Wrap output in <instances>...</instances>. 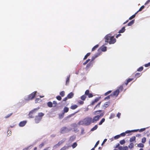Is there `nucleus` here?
<instances>
[{
	"mask_svg": "<svg viewBox=\"0 0 150 150\" xmlns=\"http://www.w3.org/2000/svg\"><path fill=\"white\" fill-rule=\"evenodd\" d=\"M105 42H109L110 44H113L115 42L116 40L114 36H111V34H108L105 37Z\"/></svg>",
	"mask_w": 150,
	"mask_h": 150,
	"instance_id": "obj_1",
	"label": "nucleus"
},
{
	"mask_svg": "<svg viewBox=\"0 0 150 150\" xmlns=\"http://www.w3.org/2000/svg\"><path fill=\"white\" fill-rule=\"evenodd\" d=\"M92 118L91 117H86L83 120L79 122V123L81 125H85L86 126L90 125L92 123Z\"/></svg>",
	"mask_w": 150,
	"mask_h": 150,
	"instance_id": "obj_2",
	"label": "nucleus"
},
{
	"mask_svg": "<svg viewBox=\"0 0 150 150\" xmlns=\"http://www.w3.org/2000/svg\"><path fill=\"white\" fill-rule=\"evenodd\" d=\"M104 115V113H101L100 115H98L94 116L93 119H92V123L96 122L98 121Z\"/></svg>",
	"mask_w": 150,
	"mask_h": 150,
	"instance_id": "obj_3",
	"label": "nucleus"
},
{
	"mask_svg": "<svg viewBox=\"0 0 150 150\" xmlns=\"http://www.w3.org/2000/svg\"><path fill=\"white\" fill-rule=\"evenodd\" d=\"M39 108L38 107L36 108H35L30 111L29 113V117L30 118H32L34 117V116L33 114L36 113L38 110L39 109Z\"/></svg>",
	"mask_w": 150,
	"mask_h": 150,
	"instance_id": "obj_4",
	"label": "nucleus"
},
{
	"mask_svg": "<svg viewBox=\"0 0 150 150\" xmlns=\"http://www.w3.org/2000/svg\"><path fill=\"white\" fill-rule=\"evenodd\" d=\"M37 93V91H35L32 93L28 96L26 100H30L33 99L35 97Z\"/></svg>",
	"mask_w": 150,
	"mask_h": 150,
	"instance_id": "obj_5",
	"label": "nucleus"
},
{
	"mask_svg": "<svg viewBox=\"0 0 150 150\" xmlns=\"http://www.w3.org/2000/svg\"><path fill=\"white\" fill-rule=\"evenodd\" d=\"M70 131L69 129L67 127H62L60 129V133L62 134H64Z\"/></svg>",
	"mask_w": 150,
	"mask_h": 150,
	"instance_id": "obj_6",
	"label": "nucleus"
},
{
	"mask_svg": "<svg viewBox=\"0 0 150 150\" xmlns=\"http://www.w3.org/2000/svg\"><path fill=\"white\" fill-rule=\"evenodd\" d=\"M107 50V47L105 46H102L98 50V52L101 53V51L105 52Z\"/></svg>",
	"mask_w": 150,
	"mask_h": 150,
	"instance_id": "obj_7",
	"label": "nucleus"
},
{
	"mask_svg": "<svg viewBox=\"0 0 150 150\" xmlns=\"http://www.w3.org/2000/svg\"><path fill=\"white\" fill-rule=\"evenodd\" d=\"M119 93V91H118V90L117 89L116 91L113 92L112 94H110V96H115L116 97L118 96Z\"/></svg>",
	"mask_w": 150,
	"mask_h": 150,
	"instance_id": "obj_8",
	"label": "nucleus"
},
{
	"mask_svg": "<svg viewBox=\"0 0 150 150\" xmlns=\"http://www.w3.org/2000/svg\"><path fill=\"white\" fill-rule=\"evenodd\" d=\"M100 99V97H99L98 98H96L95 100L93 101L91 103V105H94L95 104L97 103L98 101Z\"/></svg>",
	"mask_w": 150,
	"mask_h": 150,
	"instance_id": "obj_9",
	"label": "nucleus"
},
{
	"mask_svg": "<svg viewBox=\"0 0 150 150\" xmlns=\"http://www.w3.org/2000/svg\"><path fill=\"white\" fill-rule=\"evenodd\" d=\"M101 54V52H97L96 54H95L94 56L92 57L91 58V61L92 62L94 60L96 57H98V56L100 55Z\"/></svg>",
	"mask_w": 150,
	"mask_h": 150,
	"instance_id": "obj_10",
	"label": "nucleus"
},
{
	"mask_svg": "<svg viewBox=\"0 0 150 150\" xmlns=\"http://www.w3.org/2000/svg\"><path fill=\"white\" fill-rule=\"evenodd\" d=\"M26 121H24L21 122L19 124V125L20 127H23L27 123Z\"/></svg>",
	"mask_w": 150,
	"mask_h": 150,
	"instance_id": "obj_11",
	"label": "nucleus"
},
{
	"mask_svg": "<svg viewBox=\"0 0 150 150\" xmlns=\"http://www.w3.org/2000/svg\"><path fill=\"white\" fill-rule=\"evenodd\" d=\"M41 119L38 116H36L35 118V122L36 123H38L41 120Z\"/></svg>",
	"mask_w": 150,
	"mask_h": 150,
	"instance_id": "obj_12",
	"label": "nucleus"
},
{
	"mask_svg": "<svg viewBox=\"0 0 150 150\" xmlns=\"http://www.w3.org/2000/svg\"><path fill=\"white\" fill-rule=\"evenodd\" d=\"M93 65V63L91 61L90 62H89L88 64H87L86 67V69H88L90 67H92Z\"/></svg>",
	"mask_w": 150,
	"mask_h": 150,
	"instance_id": "obj_13",
	"label": "nucleus"
},
{
	"mask_svg": "<svg viewBox=\"0 0 150 150\" xmlns=\"http://www.w3.org/2000/svg\"><path fill=\"white\" fill-rule=\"evenodd\" d=\"M74 94L72 92L69 93L67 96L68 98H72L74 96Z\"/></svg>",
	"mask_w": 150,
	"mask_h": 150,
	"instance_id": "obj_14",
	"label": "nucleus"
},
{
	"mask_svg": "<svg viewBox=\"0 0 150 150\" xmlns=\"http://www.w3.org/2000/svg\"><path fill=\"white\" fill-rule=\"evenodd\" d=\"M133 80L134 78H133L128 79L127 80L126 82L125 83V84L126 85H127L130 82H131Z\"/></svg>",
	"mask_w": 150,
	"mask_h": 150,
	"instance_id": "obj_15",
	"label": "nucleus"
},
{
	"mask_svg": "<svg viewBox=\"0 0 150 150\" xmlns=\"http://www.w3.org/2000/svg\"><path fill=\"white\" fill-rule=\"evenodd\" d=\"M135 20H133L129 22L127 24V25L128 26H131L132 24H133Z\"/></svg>",
	"mask_w": 150,
	"mask_h": 150,
	"instance_id": "obj_16",
	"label": "nucleus"
},
{
	"mask_svg": "<svg viewBox=\"0 0 150 150\" xmlns=\"http://www.w3.org/2000/svg\"><path fill=\"white\" fill-rule=\"evenodd\" d=\"M125 27L124 26L123 27L121 30H119L118 32L119 33H124L125 31Z\"/></svg>",
	"mask_w": 150,
	"mask_h": 150,
	"instance_id": "obj_17",
	"label": "nucleus"
},
{
	"mask_svg": "<svg viewBox=\"0 0 150 150\" xmlns=\"http://www.w3.org/2000/svg\"><path fill=\"white\" fill-rule=\"evenodd\" d=\"M142 74L140 73H137L135 75V76L136 77V79L137 78L139 77Z\"/></svg>",
	"mask_w": 150,
	"mask_h": 150,
	"instance_id": "obj_18",
	"label": "nucleus"
},
{
	"mask_svg": "<svg viewBox=\"0 0 150 150\" xmlns=\"http://www.w3.org/2000/svg\"><path fill=\"white\" fill-rule=\"evenodd\" d=\"M124 85V84H123L122 85H121L118 88V89H117V90H118V91H119L120 92H121L123 90V85Z\"/></svg>",
	"mask_w": 150,
	"mask_h": 150,
	"instance_id": "obj_19",
	"label": "nucleus"
},
{
	"mask_svg": "<svg viewBox=\"0 0 150 150\" xmlns=\"http://www.w3.org/2000/svg\"><path fill=\"white\" fill-rule=\"evenodd\" d=\"M78 107V106L76 105H72L70 107V108L72 110H74L76 108Z\"/></svg>",
	"mask_w": 150,
	"mask_h": 150,
	"instance_id": "obj_20",
	"label": "nucleus"
},
{
	"mask_svg": "<svg viewBox=\"0 0 150 150\" xmlns=\"http://www.w3.org/2000/svg\"><path fill=\"white\" fill-rule=\"evenodd\" d=\"M139 131V129H135V130H131V131L127 130V131H126L125 132L126 133H129L130 132H137V131Z\"/></svg>",
	"mask_w": 150,
	"mask_h": 150,
	"instance_id": "obj_21",
	"label": "nucleus"
},
{
	"mask_svg": "<svg viewBox=\"0 0 150 150\" xmlns=\"http://www.w3.org/2000/svg\"><path fill=\"white\" fill-rule=\"evenodd\" d=\"M44 115V114L42 112L39 113L37 115L41 119H42V116Z\"/></svg>",
	"mask_w": 150,
	"mask_h": 150,
	"instance_id": "obj_22",
	"label": "nucleus"
},
{
	"mask_svg": "<svg viewBox=\"0 0 150 150\" xmlns=\"http://www.w3.org/2000/svg\"><path fill=\"white\" fill-rule=\"evenodd\" d=\"M136 140V137L135 136H133L129 140V141L132 142Z\"/></svg>",
	"mask_w": 150,
	"mask_h": 150,
	"instance_id": "obj_23",
	"label": "nucleus"
},
{
	"mask_svg": "<svg viewBox=\"0 0 150 150\" xmlns=\"http://www.w3.org/2000/svg\"><path fill=\"white\" fill-rule=\"evenodd\" d=\"M86 98V95H83L81 97V99L83 101L85 100Z\"/></svg>",
	"mask_w": 150,
	"mask_h": 150,
	"instance_id": "obj_24",
	"label": "nucleus"
},
{
	"mask_svg": "<svg viewBox=\"0 0 150 150\" xmlns=\"http://www.w3.org/2000/svg\"><path fill=\"white\" fill-rule=\"evenodd\" d=\"M47 105L48 107L50 108H51L52 107V103L50 101L47 103Z\"/></svg>",
	"mask_w": 150,
	"mask_h": 150,
	"instance_id": "obj_25",
	"label": "nucleus"
},
{
	"mask_svg": "<svg viewBox=\"0 0 150 150\" xmlns=\"http://www.w3.org/2000/svg\"><path fill=\"white\" fill-rule=\"evenodd\" d=\"M69 110V108H68L67 107H65L63 109V111L64 112V113L65 112H67Z\"/></svg>",
	"mask_w": 150,
	"mask_h": 150,
	"instance_id": "obj_26",
	"label": "nucleus"
},
{
	"mask_svg": "<svg viewBox=\"0 0 150 150\" xmlns=\"http://www.w3.org/2000/svg\"><path fill=\"white\" fill-rule=\"evenodd\" d=\"M137 13V12H136V13H135L133 15H132V16H131V17H130L129 18V20H132V19L134 18L135 16H136V15Z\"/></svg>",
	"mask_w": 150,
	"mask_h": 150,
	"instance_id": "obj_27",
	"label": "nucleus"
},
{
	"mask_svg": "<svg viewBox=\"0 0 150 150\" xmlns=\"http://www.w3.org/2000/svg\"><path fill=\"white\" fill-rule=\"evenodd\" d=\"M98 127V126L97 125H95L93 128L91 129V131H93L96 129Z\"/></svg>",
	"mask_w": 150,
	"mask_h": 150,
	"instance_id": "obj_28",
	"label": "nucleus"
},
{
	"mask_svg": "<svg viewBox=\"0 0 150 150\" xmlns=\"http://www.w3.org/2000/svg\"><path fill=\"white\" fill-rule=\"evenodd\" d=\"M99 46L98 45H96L92 49V51H93L95 50Z\"/></svg>",
	"mask_w": 150,
	"mask_h": 150,
	"instance_id": "obj_29",
	"label": "nucleus"
},
{
	"mask_svg": "<svg viewBox=\"0 0 150 150\" xmlns=\"http://www.w3.org/2000/svg\"><path fill=\"white\" fill-rule=\"evenodd\" d=\"M70 75L69 76H67V79L66 80V85H67V84L69 83V78H70Z\"/></svg>",
	"mask_w": 150,
	"mask_h": 150,
	"instance_id": "obj_30",
	"label": "nucleus"
},
{
	"mask_svg": "<svg viewBox=\"0 0 150 150\" xmlns=\"http://www.w3.org/2000/svg\"><path fill=\"white\" fill-rule=\"evenodd\" d=\"M105 118H102V119L100 121V122H99V125H101L102 124V123L105 122Z\"/></svg>",
	"mask_w": 150,
	"mask_h": 150,
	"instance_id": "obj_31",
	"label": "nucleus"
},
{
	"mask_svg": "<svg viewBox=\"0 0 150 150\" xmlns=\"http://www.w3.org/2000/svg\"><path fill=\"white\" fill-rule=\"evenodd\" d=\"M91 54L89 52L87 53L84 56V57L83 58V60H85Z\"/></svg>",
	"mask_w": 150,
	"mask_h": 150,
	"instance_id": "obj_32",
	"label": "nucleus"
},
{
	"mask_svg": "<svg viewBox=\"0 0 150 150\" xmlns=\"http://www.w3.org/2000/svg\"><path fill=\"white\" fill-rule=\"evenodd\" d=\"M134 146V144L133 143H131L128 146V147L129 148L131 149Z\"/></svg>",
	"mask_w": 150,
	"mask_h": 150,
	"instance_id": "obj_33",
	"label": "nucleus"
},
{
	"mask_svg": "<svg viewBox=\"0 0 150 150\" xmlns=\"http://www.w3.org/2000/svg\"><path fill=\"white\" fill-rule=\"evenodd\" d=\"M101 111L102 110H101L96 111L94 112V114L97 115L100 112H101Z\"/></svg>",
	"mask_w": 150,
	"mask_h": 150,
	"instance_id": "obj_34",
	"label": "nucleus"
},
{
	"mask_svg": "<svg viewBox=\"0 0 150 150\" xmlns=\"http://www.w3.org/2000/svg\"><path fill=\"white\" fill-rule=\"evenodd\" d=\"M144 68L143 67H141L138 68L137 69V71H141Z\"/></svg>",
	"mask_w": 150,
	"mask_h": 150,
	"instance_id": "obj_35",
	"label": "nucleus"
},
{
	"mask_svg": "<svg viewBox=\"0 0 150 150\" xmlns=\"http://www.w3.org/2000/svg\"><path fill=\"white\" fill-rule=\"evenodd\" d=\"M60 95L62 96L63 97L65 95V92L64 91H62L60 93Z\"/></svg>",
	"mask_w": 150,
	"mask_h": 150,
	"instance_id": "obj_36",
	"label": "nucleus"
},
{
	"mask_svg": "<svg viewBox=\"0 0 150 150\" xmlns=\"http://www.w3.org/2000/svg\"><path fill=\"white\" fill-rule=\"evenodd\" d=\"M144 8V6L143 5L139 9V10L137 11V13L139 11H141Z\"/></svg>",
	"mask_w": 150,
	"mask_h": 150,
	"instance_id": "obj_37",
	"label": "nucleus"
},
{
	"mask_svg": "<svg viewBox=\"0 0 150 150\" xmlns=\"http://www.w3.org/2000/svg\"><path fill=\"white\" fill-rule=\"evenodd\" d=\"M146 141V139L145 137H143L142 139V142L143 143H144Z\"/></svg>",
	"mask_w": 150,
	"mask_h": 150,
	"instance_id": "obj_38",
	"label": "nucleus"
},
{
	"mask_svg": "<svg viewBox=\"0 0 150 150\" xmlns=\"http://www.w3.org/2000/svg\"><path fill=\"white\" fill-rule=\"evenodd\" d=\"M77 144L76 142H74L72 146L73 148H75L77 146Z\"/></svg>",
	"mask_w": 150,
	"mask_h": 150,
	"instance_id": "obj_39",
	"label": "nucleus"
},
{
	"mask_svg": "<svg viewBox=\"0 0 150 150\" xmlns=\"http://www.w3.org/2000/svg\"><path fill=\"white\" fill-rule=\"evenodd\" d=\"M125 143V141L124 139L120 141V143L121 144H123Z\"/></svg>",
	"mask_w": 150,
	"mask_h": 150,
	"instance_id": "obj_40",
	"label": "nucleus"
},
{
	"mask_svg": "<svg viewBox=\"0 0 150 150\" xmlns=\"http://www.w3.org/2000/svg\"><path fill=\"white\" fill-rule=\"evenodd\" d=\"M138 146L139 147H143L144 145L142 143H139L138 145Z\"/></svg>",
	"mask_w": 150,
	"mask_h": 150,
	"instance_id": "obj_41",
	"label": "nucleus"
},
{
	"mask_svg": "<svg viewBox=\"0 0 150 150\" xmlns=\"http://www.w3.org/2000/svg\"><path fill=\"white\" fill-rule=\"evenodd\" d=\"M90 59H88L87 60L86 62H84L83 63V65H85L89 61H90Z\"/></svg>",
	"mask_w": 150,
	"mask_h": 150,
	"instance_id": "obj_42",
	"label": "nucleus"
},
{
	"mask_svg": "<svg viewBox=\"0 0 150 150\" xmlns=\"http://www.w3.org/2000/svg\"><path fill=\"white\" fill-rule=\"evenodd\" d=\"M101 102L99 103L95 107L94 109L97 108H99L100 107Z\"/></svg>",
	"mask_w": 150,
	"mask_h": 150,
	"instance_id": "obj_43",
	"label": "nucleus"
},
{
	"mask_svg": "<svg viewBox=\"0 0 150 150\" xmlns=\"http://www.w3.org/2000/svg\"><path fill=\"white\" fill-rule=\"evenodd\" d=\"M52 104L54 105L53 107H55L57 105V103L56 101H54L53 102Z\"/></svg>",
	"mask_w": 150,
	"mask_h": 150,
	"instance_id": "obj_44",
	"label": "nucleus"
},
{
	"mask_svg": "<svg viewBox=\"0 0 150 150\" xmlns=\"http://www.w3.org/2000/svg\"><path fill=\"white\" fill-rule=\"evenodd\" d=\"M64 113H62L61 115H59V118L60 119L64 117Z\"/></svg>",
	"mask_w": 150,
	"mask_h": 150,
	"instance_id": "obj_45",
	"label": "nucleus"
},
{
	"mask_svg": "<svg viewBox=\"0 0 150 150\" xmlns=\"http://www.w3.org/2000/svg\"><path fill=\"white\" fill-rule=\"evenodd\" d=\"M111 92H112V91H108V92H106V93H105L104 95L105 96H107L108 94L110 93Z\"/></svg>",
	"mask_w": 150,
	"mask_h": 150,
	"instance_id": "obj_46",
	"label": "nucleus"
},
{
	"mask_svg": "<svg viewBox=\"0 0 150 150\" xmlns=\"http://www.w3.org/2000/svg\"><path fill=\"white\" fill-rule=\"evenodd\" d=\"M45 144L44 142L42 143L39 145V147L40 148H41L43 146H44Z\"/></svg>",
	"mask_w": 150,
	"mask_h": 150,
	"instance_id": "obj_47",
	"label": "nucleus"
},
{
	"mask_svg": "<svg viewBox=\"0 0 150 150\" xmlns=\"http://www.w3.org/2000/svg\"><path fill=\"white\" fill-rule=\"evenodd\" d=\"M89 93V91L88 90H86L85 92V95H88Z\"/></svg>",
	"mask_w": 150,
	"mask_h": 150,
	"instance_id": "obj_48",
	"label": "nucleus"
},
{
	"mask_svg": "<svg viewBox=\"0 0 150 150\" xmlns=\"http://www.w3.org/2000/svg\"><path fill=\"white\" fill-rule=\"evenodd\" d=\"M120 137V134L117 135L115 136L114 138L115 139H117Z\"/></svg>",
	"mask_w": 150,
	"mask_h": 150,
	"instance_id": "obj_49",
	"label": "nucleus"
},
{
	"mask_svg": "<svg viewBox=\"0 0 150 150\" xmlns=\"http://www.w3.org/2000/svg\"><path fill=\"white\" fill-rule=\"evenodd\" d=\"M56 98L57 99L59 100H61L62 99L61 97L59 96H57Z\"/></svg>",
	"mask_w": 150,
	"mask_h": 150,
	"instance_id": "obj_50",
	"label": "nucleus"
},
{
	"mask_svg": "<svg viewBox=\"0 0 150 150\" xmlns=\"http://www.w3.org/2000/svg\"><path fill=\"white\" fill-rule=\"evenodd\" d=\"M115 116V115L114 114H111V115H110V117H109V118L111 119H112L113 118H114Z\"/></svg>",
	"mask_w": 150,
	"mask_h": 150,
	"instance_id": "obj_51",
	"label": "nucleus"
},
{
	"mask_svg": "<svg viewBox=\"0 0 150 150\" xmlns=\"http://www.w3.org/2000/svg\"><path fill=\"white\" fill-rule=\"evenodd\" d=\"M13 114V113H11L9 114H8L5 117V118H7L9 117L10 116H11Z\"/></svg>",
	"mask_w": 150,
	"mask_h": 150,
	"instance_id": "obj_52",
	"label": "nucleus"
},
{
	"mask_svg": "<svg viewBox=\"0 0 150 150\" xmlns=\"http://www.w3.org/2000/svg\"><path fill=\"white\" fill-rule=\"evenodd\" d=\"M78 102L80 105H83L84 103L83 101L81 100H79Z\"/></svg>",
	"mask_w": 150,
	"mask_h": 150,
	"instance_id": "obj_53",
	"label": "nucleus"
},
{
	"mask_svg": "<svg viewBox=\"0 0 150 150\" xmlns=\"http://www.w3.org/2000/svg\"><path fill=\"white\" fill-rule=\"evenodd\" d=\"M145 129H146L145 128H142L140 129H139V131L140 132H142L144 131V130H145Z\"/></svg>",
	"mask_w": 150,
	"mask_h": 150,
	"instance_id": "obj_54",
	"label": "nucleus"
},
{
	"mask_svg": "<svg viewBox=\"0 0 150 150\" xmlns=\"http://www.w3.org/2000/svg\"><path fill=\"white\" fill-rule=\"evenodd\" d=\"M99 141L98 140L96 142V144L94 146V148L96 147L99 144Z\"/></svg>",
	"mask_w": 150,
	"mask_h": 150,
	"instance_id": "obj_55",
	"label": "nucleus"
},
{
	"mask_svg": "<svg viewBox=\"0 0 150 150\" xmlns=\"http://www.w3.org/2000/svg\"><path fill=\"white\" fill-rule=\"evenodd\" d=\"M144 66L145 67H148L149 66H150V62L148 63L147 64H146L144 65Z\"/></svg>",
	"mask_w": 150,
	"mask_h": 150,
	"instance_id": "obj_56",
	"label": "nucleus"
},
{
	"mask_svg": "<svg viewBox=\"0 0 150 150\" xmlns=\"http://www.w3.org/2000/svg\"><path fill=\"white\" fill-rule=\"evenodd\" d=\"M88 97L89 98L92 97L93 96L92 94L91 93H89V94L88 95Z\"/></svg>",
	"mask_w": 150,
	"mask_h": 150,
	"instance_id": "obj_57",
	"label": "nucleus"
},
{
	"mask_svg": "<svg viewBox=\"0 0 150 150\" xmlns=\"http://www.w3.org/2000/svg\"><path fill=\"white\" fill-rule=\"evenodd\" d=\"M67 148V147L66 146H64L60 150H65Z\"/></svg>",
	"mask_w": 150,
	"mask_h": 150,
	"instance_id": "obj_58",
	"label": "nucleus"
},
{
	"mask_svg": "<svg viewBox=\"0 0 150 150\" xmlns=\"http://www.w3.org/2000/svg\"><path fill=\"white\" fill-rule=\"evenodd\" d=\"M125 133H126V132H125H125H123V133H121L120 134V137L121 136H122V137H124V136H125Z\"/></svg>",
	"mask_w": 150,
	"mask_h": 150,
	"instance_id": "obj_59",
	"label": "nucleus"
},
{
	"mask_svg": "<svg viewBox=\"0 0 150 150\" xmlns=\"http://www.w3.org/2000/svg\"><path fill=\"white\" fill-rule=\"evenodd\" d=\"M128 147L127 146H125L123 148V150H128Z\"/></svg>",
	"mask_w": 150,
	"mask_h": 150,
	"instance_id": "obj_60",
	"label": "nucleus"
},
{
	"mask_svg": "<svg viewBox=\"0 0 150 150\" xmlns=\"http://www.w3.org/2000/svg\"><path fill=\"white\" fill-rule=\"evenodd\" d=\"M109 104V102H107L105 103L104 105L105 107L108 106Z\"/></svg>",
	"mask_w": 150,
	"mask_h": 150,
	"instance_id": "obj_61",
	"label": "nucleus"
},
{
	"mask_svg": "<svg viewBox=\"0 0 150 150\" xmlns=\"http://www.w3.org/2000/svg\"><path fill=\"white\" fill-rule=\"evenodd\" d=\"M107 140V139H105L103 140V142L102 143L101 145H103V144H104L106 142Z\"/></svg>",
	"mask_w": 150,
	"mask_h": 150,
	"instance_id": "obj_62",
	"label": "nucleus"
},
{
	"mask_svg": "<svg viewBox=\"0 0 150 150\" xmlns=\"http://www.w3.org/2000/svg\"><path fill=\"white\" fill-rule=\"evenodd\" d=\"M61 142H59L58 144H56V145H55L54 146H56V147L57 146H59L61 144Z\"/></svg>",
	"mask_w": 150,
	"mask_h": 150,
	"instance_id": "obj_63",
	"label": "nucleus"
},
{
	"mask_svg": "<svg viewBox=\"0 0 150 150\" xmlns=\"http://www.w3.org/2000/svg\"><path fill=\"white\" fill-rule=\"evenodd\" d=\"M40 100V98H36L35 100V103H37V102H38V101Z\"/></svg>",
	"mask_w": 150,
	"mask_h": 150,
	"instance_id": "obj_64",
	"label": "nucleus"
}]
</instances>
